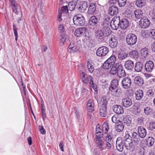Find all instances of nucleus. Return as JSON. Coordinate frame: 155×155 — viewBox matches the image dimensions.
Returning a JSON list of instances; mask_svg holds the SVG:
<instances>
[{"instance_id": "nucleus-16", "label": "nucleus", "mask_w": 155, "mask_h": 155, "mask_svg": "<svg viewBox=\"0 0 155 155\" xmlns=\"http://www.w3.org/2000/svg\"><path fill=\"white\" fill-rule=\"evenodd\" d=\"M87 30V28L85 27L79 28L75 30L74 35L76 37H80L84 35Z\"/></svg>"}, {"instance_id": "nucleus-31", "label": "nucleus", "mask_w": 155, "mask_h": 155, "mask_svg": "<svg viewBox=\"0 0 155 155\" xmlns=\"http://www.w3.org/2000/svg\"><path fill=\"white\" fill-rule=\"evenodd\" d=\"M129 57L134 59H137L139 56V53L136 50H132L129 52L128 54Z\"/></svg>"}, {"instance_id": "nucleus-57", "label": "nucleus", "mask_w": 155, "mask_h": 155, "mask_svg": "<svg viewBox=\"0 0 155 155\" xmlns=\"http://www.w3.org/2000/svg\"><path fill=\"white\" fill-rule=\"evenodd\" d=\"M68 8L67 5L63 6L61 8V11L62 13L67 14L68 12Z\"/></svg>"}, {"instance_id": "nucleus-63", "label": "nucleus", "mask_w": 155, "mask_h": 155, "mask_svg": "<svg viewBox=\"0 0 155 155\" xmlns=\"http://www.w3.org/2000/svg\"><path fill=\"white\" fill-rule=\"evenodd\" d=\"M150 36L153 39H155V29H153L151 31Z\"/></svg>"}, {"instance_id": "nucleus-5", "label": "nucleus", "mask_w": 155, "mask_h": 155, "mask_svg": "<svg viewBox=\"0 0 155 155\" xmlns=\"http://www.w3.org/2000/svg\"><path fill=\"white\" fill-rule=\"evenodd\" d=\"M120 16H116L110 21L111 28L114 30H117L120 27Z\"/></svg>"}, {"instance_id": "nucleus-6", "label": "nucleus", "mask_w": 155, "mask_h": 155, "mask_svg": "<svg viewBox=\"0 0 155 155\" xmlns=\"http://www.w3.org/2000/svg\"><path fill=\"white\" fill-rule=\"evenodd\" d=\"M109 52V49L106 46H102L98 48L96 51L97 55L99 57L106 55Z\"/></svg>"}, {"instance_id": "nucleus-62", "label": "nucleus", "mask_w": 155, "mask_h": 155, "mask_svg": "<svg viewBox=\"0 0 155 155\" xmlns=\"http://www.w3.org/2000/svg\"><path fill=\"white\" fill-rule=\"evenodd\" d=\"M149 128L150 130L155 129V123L151 122L149 124Z\"/></svg>"}, {"instance_id": "nucleus-48", "label": "nucleus", "mask_w": 155, "mask_h": 155, "mask_svg": "<svg viewBox=\"0 0 155 155\" xmlns=\"http://www.w3.org/2000/svg\"><path fill=\"white\" fill-rule=\"evenodd\" d=\"M117 67L118 66H117V64L115 66L112 67L110 71V73L111 74L114 75L117 73L118 72Z\"/></svg>"}, {"instance_id": "nucleus-23", "label": "nucleus", "mask_w": 155, "mask_h": 155, "mask_svg": "<svg viewBox=\"0 0 155 155\" xmlns=\"http://www.w3.org/2000/svg\"><path fill=\"white\" fill-rule=\"evenodd\" d=\"M113 110L114 112L118 114H122L124 112L123 108L119 105H114L113 107Z\"/></svg>"}, {"instance_id": "nucleus-25", "label": "nucleus", "mask_w": 155, "mask_h": 155, "mask_svg": "<svg viewBox=\"0 0 155 155\" xmlns=\"http://www.w3.org/2000/svg\"><path fill=\"white\" fill-rule=\"evenodd\" d=\"M94 104L92 99H90L88 101L87 104V108L89 112H91L94 110Z\"/></svg>"}, {"instance_id": "nucleus-61", "label": "nucleus", "mask_w": 155, "mask_h": 155, "mask_svg": "<svg viewBox=\"0 0 155 155\" xmlns=\"http://www.w3.org/2000/svg\"><path fill=\"white\" fill-rule=\"evenodd\" d=\"M143 119L144 118L143 117H140L137 118V121L138 124H140V125L143 124Z\"/></svg>"}, {"instance_id": "nucleus-47", "label": "nucleus", "mask_w": 155, "mask_h": 155, "mask_svg": "<svg viewBox=\"0 0 155 155\" xmlns=\"http://www.w3.org/2000/svg\"><path fill=\"white\" fill-rule=\"evenodd\" d=\"M106 60L103 64L102 66L103 68L107 70L113 66L112 65Z\"/></svg>"}, {"instance_id": "nucleus-55", "label": "nucleus", "mask_w": 155, "mask_h": 155, "mask_svg": "<svg viewBox=\"0 0 155 155\" xmlns=\"http://www.w3.org/2000/svg\"><path fill=\"white\" fill-rule=\"evenodd\" d=\"M146 94L148 97H151L154 95V93L152 89H149L147 91Z\"/></svg>"}, {"instance_id": "nucleus-56", "label": "nucleus", "mask_w": 155, "mask_h": 155, "mask_svg": "<svg viewBox=\"0 0 155 155\" xmlns=\"http://www.w3.org/2000/svg\"><path fill=\"white\" fill-rule=\"evenodd\" d=\"M83 75L82 77V80L83 82L86 84H87L88 83H89V82L90 81V79H88V76L87 77V79H85V77L86 75L84 72L83 73Z\"/></svg>"}, {"instance_id": "nucleus-27", "label": "nucleus", "mask_w": 155, "mask_h": 155, "mask_svg": "<svg viewBox=\"0 0 155 155\" xmlns=\"http://www.w3.org/2000/svg\"><path fill=\"white\" fill-rule=\"evenodd\" d=\"M78 2H79V0H73L70 2L68 6V9L71 11H73L76 7L77 3Z\"/></svg>"}, {"instance_id": "nucleus-51", "label": "nucleus", "mask_w": 155, "mask_h": 155, "mask_svg": "<svg viewBox=\"0 0 155 155\" xmlns=\"http://www.w3.org/2000/svg\"><path fill=\"white\" fill-rule=\"evenodd\" d=\"M87 67L88 71L90 73H92L94 71V68L93 65L91 64L89 61L87 62Z\"/></svg>"}, {"instance_id": "nucleus-49", "label": "nucleus", "mask_w": 155, "mask_h": 155, "mask_svg": "<svg viewBox=\"0 0 155 155\" xmlns=\"http://www.w3.org/2000/svg\"><path fill=\"white\" fill-rule=\"evenodd\" d=\"M89 91L86 88L85 86L82 87L81 90V94L84 97H86L87 94L89 93Z\"/></svg>"}, {"instance_id": "nucleus-8", "label": "nucleus", "mask_w": 155, "mask_h": 155, "mask_svg": "<svg viewBox=\"0 0 155 155\" xmlns=\"http://www.w3.org/2000/svg\"><path fill=\"white\" fill-rule=\"evenodd\" d=\"M102 137V136L101 137L100 135H97V138L95 140V143L97 149L101 151L104 150V141L101 139V137Z\"/></svg>"}, {"instance_id": "nucleus-26", "label": "nucleus", "mask_w": 155, "mask_h": 155, "mask_svg": "<svg viewBox=\"0 0 155 155\" xmlns=\"http://www.w3.org/2000/svg\"><path fill=\"white\" fill-rule=\"evenodd\" d=\"M124 67L128 70H131L134 68V63L131 60H127L125 63Z\"/></svg>"}, {"instance_id": "nucleus-40", "label": "nucleus", "mask_w": 155, "mask_h": 155, "mask_svg": "<svg viewBox=\"0 0 155 155\" xmlns=\"http://www.w3.org/2000/svg\"><path fill=\"white\" fill-rule=\"evenodd\" d=\"M141 56L144 58H146L149 54L148 49L146 48H145L141 50Z\"/></svg>"}, {"instance_id": "nucleus-33", "label": "nucleus", "mask_w": 155, "mask_h": 155, "mask_svg": "<svg viewBox=\"0 0 155 155\" xmlns=\"http://www.w3.org/2000/svg\"><path fill=\"white\" fill-rule=\"evenodd\" d=\"M135 17L137 19L142 18L143 15V12L140 9H137L134 12Z\"/></svg>"}, {"instance_id": "nucleus-20", "label": "nucleus", "mask_w": 155, "mask_h": 155, "mask_svg": "<svg viewBox=\"0 0 155 155\" xmlns=\"http://www.w3.org/2000/svg\"><path fill=\"white\" fill-rule=\"evenodd\" d=\"M110 21H111L110 18L107 17L104 20L103 22L101 23V25L103 26V29H110L109 28Z\"/></svg>"}, {"instance_id": "nucleus-30", "label": "nucleus", "mask_w": 155, "mask_h": 155, "mask_svg": "<svg viewBox=\"0 0 155 155\" xmlns=\"http://www.w3.org/2000/svg\"><path fill=\"white\" fill-rule=\"evenodd\" d=\"M124 145L127 150H130L132 146V139L124 140Z\"/></svg>"}, {"instance_id": "nucleus-35", "label": "nucleus", "mask_w": 155, "mask_h": 155, "mask_svg": "<svg viewBox=\"0 0 155 155\" xmlns=\"http://www.w3.org/2000/svg\"><path fill=\"white\" fill-rule=\"evenodd\" d=\"M68 40V37L67 35L62 34L60 36V43L61 45H63L64 44V43Z\"/></svg>"}, {"instance_id": "nucleus-21", "label": "nucleus", "mask_w": 155, "mask_h": 155, "mask_svg": "<svg viewBox=\"0 0 155 155\" xmlns=\"http://www.w3.org/2000/svg\"><path fill=\"white\" fill-rule=\"evenodd\" d=\"M118 52V58L120 60H124L127 57V54L121 49H120Z\"/></svg>"}, {"instance_id": "nucleus-3", "label": "nucleus", "mask_w": 155, "mask_h": 155, "mask_svg": "<svg viewBox=\"0 0 155 155\" xmlns=\"http://www.w3.org/2000/svg\"><path fill=\"white\" fill-rule=\"evenodd\" d=\"M73 21L74 25L78 26H83L85 24V19L81 15L78 14L74 16Z\"/></svg>"}, {"instance_id": "nucleus-10", "label": "nucleus", "mask_w": 155, "mask_h": 155, "mask_svg": "<svg viewBox=\"0 0 155 155\" xmlns=\"http://www.w3.org/2000/svg\"><path fill=\"white\" fill-rule=\"evenodd\" d=\"M109 44L110 46L112 48H114L117 46V37L115 35H112L110 37Z\"/></svg>"}, {"instance_id": "nucleus-14", "label": "nucleus", "mask_w": 155, "mask_h": 155, "mask_svg": "<svg viewBox=\"0 0 155 155\" xmlns=\"http://www.w3.org/2000/svg\"><path fill=\"white\" fill-rule=\"evenodd\" d=\"M154 68L153 62L151 61H147L145 64V70L147 72H150Z\"/></svg>"}, {"instance_id": "nucleus-12", "label": "nucleus", "mask_w": 155, "mask_h": 155, "mask_svg": "<svg viewBox=\"0 0 155 155\" xmlns=\"http://www.w3.org/2000/svg\"><path fill=\"white\" fill-rule=\"evenodd\" d=\"M140 26L143 28H147L150 24V22L148 18L143 17L139 21Z\"/></svg>"}, {"instance_id": "nucleus-41", "label": "nucleus", "mask_w": 155, "mask_h": 155, "mask_svg": "<svg viewBox=\"0 0 155 155\" xmlns=\"http://www.w3.org/2000/svg\"><path fill=\"white\" fill-rule=\"evenodd\" d=\"M107 107L101 106L100 109V114L101 116H106V108Z\"/></svg>"}, {"instance_id": "nucleus-34", "label": "nucleus", "mask_w": 155, "mask_h": 155, "mask_svg": "<svg viewBox=\"0 0 155 155\" xmlns=\"http://www.w3.org/2000/svg\"><path fill=\"white\" fill-rule=\"evenodd\" d=\"M96 6L94 3H91L88 7V13L89 14H93L95 11Z\"/></svg>"}, {"instance_id": "nucleus-59", "label": "nucleus", "mask_w": 155, "mask_h": 155, "mask_svg": "<svg viewBox=\"0 0 155 155\" xmlns=\"http://www.w3.org/2000/svg\"><path fill=\"white\" fill-rule=\"evenodd\" d=\"M9 6L11 7H13L17 5L18 4L16 3L15 0H9Z\"/></svg>"}, {"instance_id": "nucleus-52", "label": "nucleus", "mask_w": 155, "mask_h": 155, "mask_svg": "<svg viewBox=\"0 0 155 155\" xmlns=\"http://www.w3.org/2000/svg\"><path fill=\"white\" fill-rule=\"evenodd\" d=\"M120 143L119 141L117 143L116 146L117 149L120 151H122L123 150L124 148V145H122L120 144Z\"/></svg>"}, {"instance_id": "nucleus-64", "label": "nucleus", "mask_w": 155, "mask_h": 155, "mask_svg": "<svg viewBox=\"0 0 155 155\" xmlns=\"http://www.w3.org/2000/svg\"><path fill=\"white\" fill-rule=\"evenodd\" d=\"M17 7L18 5L13 6L12 7L13 12L17 15L18 14V13L19 12L18 10Z\"/></svg>"}, {"instance_id": "nucleus-15", "label": "nucleus", "mask_w": 155, "mask_h": 155, "mask_svg": "<svg viewBox=\"0 0 155 155\" xmlns=\"http://www.w3.org/2000/svg\"><path fill=\"white\" fill-rule=\"evenodd\" d=\"M121 104L125 107H128L132 104V100L128 97L123 98L122 99Z\"/></svg>"}, {"instance_id": "nucleus-9", "label": "nucleus", "mask_w": 155, "mask_h": 155, "mask_svg": "<svg viewBox=\"0 0 155 155\" xmlns=\"http://www.w3.org/2000/svg\"><path fill=\"white\" fill-rule=\"evenodd\" d=\"M121 84L123 88L125 89H128L130 88L131 86V79L128 77H125L123 79Z\"/></svg>"}, {"instance_id": "nucleus-7", "label": "nucleus", "mask_w": 155, "mask_h": 155, "mask_svg": "<svg viewBox=\"0 0 155 155\" xmlns=\"http://www.w3.org/2000/svg\"><path fill=\"white\" fill-rule=\"evenodd\" d=\"M109 129L108 124L107 123L104 122L102 125V129H100L99 127H98L96 128V134L97 135L99 136L100 135L99 134H101L103 132L105 134H107Z\"/></svg>"}, {"instance_id": "nucleus-46", "label": "nucleus", "mask_w": 155, "mask_h": 155, "mask_svg": "<svg viewBox=\"0 0 155 155\" xmlns=\"http://www.w3.org/2000/svg\"><path fill=\"white\" fill-rule=\"evenodd\" d=\"M153 109L149 107H146L144 110V112L147 115H150L152 114Z\"/></svg>"}, {"instance_id": "nucleus-19", "label": "nucleus", "mask_w": 155, "mask_h": 155, "mask_svg": "<svg viewBox=\"0 0 155 155\" xmlns=\"http://www.w3.org/2000/svg\"><path fill=\"white\" fill-rule=\"evenodd\" d=\"M129 25V21L126 18L120 19V27L123 29H126Z\"/></svg>"}, {"instance_id": "nucleus-32", "label": "nucleus", "mask_w": 155, "mask_h": 155, "mask_svg": "<svg viewBox=\"0 0 155 155\" xmlns=\"http://www.w3.org/2000/svg\"><path fill=\"white\" fill-rule=\"evenodd\" d=\"M136 99L138 100L141 99L143 96V91L141 90H138L135 92Z\"/></svg>"}, {"instance_id": "nucleus-24", "label": "nucleus", "mask_w": 155, "mask_h": 155, "mask_svg": "<svg viewBox=\"0 0 155 155\" xmlns=\"http://www.w3.org/2000/svg\"><path fill=\"white\" fill-rule=\"evenodd\" d=\"M138 132L140 137L142 138L145 137L147 135V131L146 129L141 126L138 127Z\"/></svg>"}, {"instance_id": "nucleus-1", "label": "nucleus", "mask_w": 155, "mask_h": 155, "mask_svg": "<svg viewBox=\"0 0 155 155\" xmlns=\"http://www.w3.org/2000/svg\"><path fill=\"white\" fill-rule=\"evenodd\" d=\"M111 33V31L109 29H98L94 31L95 35L96 38L99 40L103 41L104 37L109 36Z\"/></svg>"}, {"instance_id": "nucleus-43", "label": "nucleus", "mask_w": 155, "mask_h": 155, "mask_svg": "<svg viewBox=\"0 0 155 155\" xmlns=\"http://www.w3.org/2000/svg\"><path fill=\"white\" fill-rule=\"evenodd\" d=\"M122 93L121 90L118 87L111 94L115 97H119Z\"/></svg>"}, {"instance_id": "nucleus-36", "label": "nucleus", "mask_w": 155, "mask_h": 155, "mask_svg": "<svg viewBox=\"0 0 155 155\" xmlns=\"http://www.w3.org/2000/svg\"><path fill=\"white\" fill-rule=\"evenodd\" d=\"M146 0H137L135 4L136 6L139 8H142L145 5Z\"/></svg>"}, {"instance_id": "nucleus-29", "label": "nucleus", "mask_w": 155, "mask_h": 155, "mask_svg": "<svg viewBox=\"0 0 155 155\" xmlns=\"http://www.w3.org/2000/svg\"><path fill=\"white\" fill-rule=\"evenodd\" d=\"M124 127V126L121 122L117 123L114 126L116 130L118 132H122L123 130Z\"/></svg>"}, {"instance_id": "nucleus-44", "label": "nucleus", "mask_w": 155, "mask_h": 155, "mask_svg": "<svg viewBox=\"0 0 155 155\" xmlns=\"http://www.w3.org/2000/svg\"><path fill=\"white\" fill-rule=\"evenodd\" d=\"M124 122L127 125H129L131 123L132 118L131 117H124Z\"/></svg>"}, {"instance_id": "nucleus-58", "label": "nucleus", "mask_w": 155, "mask_h": 155, "mask_svg": "<svg viewBox=\"0 0 155 155\" xmlns=\"http://www.w3.org/2000/svg\"><path fill=\"white\" fill-rule=\"evenodd\" d=\"M105 149L108 150H110L112 147V145H113V144L110 143L105 142Z\"/></svg>"}, {"instance_id": "nucleus-60", "label": "nucleus", "mask_w": 155, "mask_h": 155, "mask_svg": "<svg viewBox=\"0 0 155 155\" xmlns=\"http://www.w3.org/2000/svg\"><path fill=\"white\" fill-rule=\"evenodd\" d=\"M117 87H114L112 86L110 84V86L109 88V90L110 92V93H111V94H112L114 91L115 89Z\"/></svg>"}, {"instance_id": "nucleus-28", "label": "nucleus", "mask_w": 155, "mask_h": 155, "mask_svg": "<svg viewBox=\"0 0 155 155\" xmlns=\"http://www.w3.org/2000/svg\"><path fill=\"white\" fill-rule=\"evenodd\" d=\"M132 138L134 142L137 143L141 141V138L139 134H138L137 133L134 132L132 134Z\"/></svg>"}, {"instance_id": "nucleus-50", "label": "nucleus", "mask_w": 155, "mask_h": 155, "mask_svg": "<svg viewBox=\"0 0 155 155\" xmlns=\"http://www.w3.org/2000/svg\"><path fill=\"white\" fill-rule=\"evenodd\" d=\"M127 3V0H118L117 4L120 7H124Z\"/></svg>"}, {"instance_id": "nucleus-53", "label": "nucleus", "mask_w": 155, "mask_h": 155, "mask_svg": "<svg viewBox=\"0 0 155 155\" xmlns=\"http://www.w3.org/2000/svg\"><path fill=\"white\" fill-rule=\"evenodd\" d=\"M92 78L91 76H88V79H90V81L89 82V83L91 85V86L92 87L93 89L95 91H96V90H97V87L95 85V84L93 83Z\"/></svg>"}, {"instance_id": "nucleus-42", "label": "nucleus", "mask_w": 155, "mask_h": 155, "mask_svg": "<svg viewBox=\"0 0 155 155\" xmlns=\"http://www.w3.org/2000/svg\"><path fill=\"white\" fill-rule=\"evenodd\" d=\"M107 60L111 64V65H112L113 66L116 61V57L114 55H112Z\"/></svg>"}, {"instance_id": "nucleus-13", "label": "nucleus", "mask_w": 155, "mask_h": 155, "mask_svg": "<svg viewBox=\"0 0 155 155\" xmlns=\"http://www.w3.org/2000/svg\"><path fill=\"white\" fill-rule=\"evenodd\" d=\"M79 2L80 3L78 7V10L80 12H84L86 10L88 7V4L85 1H79Z\"/></svg>"}, {"instance_id": "nucleus-4", "label": "nucleus", "mask_w": 155, "mask_h": 155, "mask_svg": "<svg viewBox=\"0 0 155 155\" xmlns=\"http://www.w3.org/2000/svg\"><path fill=\"white\" fill-rule=\"evenodd\" d=\"M137 37L134 34L129 33L127 36L126 41L127 44L130 46L134 45L136 42Z\"/></svg>"}, {"instance_id": "nucleus-2", "label": "nucleus", "mask_w": 155, "mask_h": 155, "mask_svg": "<svg viewBox=\"0 0 155 155\" xmlns=\"http://www.w3.org/2000/svg\"><path fill=\"white\" fill-rule=\"evenodd\" d=\"M81 46V41L78 40L71 42L68 49L71 53H74L78 51Z\"/></svg>"}, {"instance_id": "nucleus-22", "label": "nucleus", "mask_w": 155, "mask_h": 155, "mask_svg": "<svg viewBox=\"0 0 155 155\" xmlns=\"http://www.w3.org/2000/svg\"><path fill=\"white\" fill-rule=\"evenodd\" d=\"M99 19L95 16H93L89 19L88 23L90 25L93 26L96 25L99 22Z\"/></svg>"}, {"instance_id": "nucleus-45", "label": "nucleus", "mask_w": 155, "mask_h": 155, "mask_svg": "<svg viewBox=\"0 0 155 155\" xmlns=\"http://www.w3.org/2000/svg\"><path fill=\"white\" fill-rule=\"evenodd\" d=\"M107 97L105 96H103L101 99V106L107 107Z\"/></svg>"}, {"instance_id": "nucleus-18", "label": "nucleus", "mask_w": 155, "mask_h": 155, "mask_svg": "<svg viewBox=\"0 0 155 155\" xmlns=\"http://www.w3.org/2000/svg\"><path fill=\"white\" fill-rule=\"evenodd\" d=\"M134 83L137 86L141 87L144 84L143 78L140 76H137L134 78Z\"/></svg>"}, {"instance_id": "nucleus-54", "label": "nucleus", "mask_w": 155, "mask_h": 155, "mask_svg": "<svg viewBox=\"0 0 155 155\" xmlns=\"http://www.w3.org/2000/svg\"><path fill=\"white\" fill-rule=\"evenodd\" d=\"M118 83L119 81L117 79H114L112 80L110 84L117 87L118 86Z\"/></svg>"}, {"instance_id": "nucleus-39", "label": "nucleus", "mask_w": 155, "mask_h": 155, "mask_svg": "<svg viewBox=\"0 0 155 155\" xmlns=\"http://www.w3.org/2000/svg\"><path fill=\"white\" fill-rule=\"evenodd\" d=\"M112 139V135L110 133L108 134L105 137V142L110 143L113 144V140Z\"/></svg>"}, {"instance_id": "nucleus-37", "label": "nucleus", "mask_w": 155, "mask_h": 155, "mask_svg": "<svg viewBox=\"0 0 155 155\" xmlns=\"http://www.w3.org/2000/svg\"><path fill=\"white\" fill-rule=\"evenodd\" d=\"M143 65L141 62H138L136 63L135 67V70L137 72H139L141 71L142 70Z\"/></svg>"}, {"instance_id": "nucleus-38", "label": "nucleus", "mask_w": 155, "mask_h": 155, "mask_svg": "<svg viewBox=\"0 0 155 155\" xmlns=\"http://www.w3.org/2000/svg\"><path fill=\"white\" fill-rule=\"evenodd\" d=\"M155 140L152 137H149L146 140V145L148 147H150L154 144Z\"/></svg>"}, {"instance_id": "nucleus-17", "label": "nucleus", "mask_w": 155, "mask_h": 155, "mask_svg": "<svg viewBox=\"0 0 155 155\" xmlns=\"http://www.w3.org/2000/svg\"><path fill=\"white\" fill-rule=\"evenodd\" d=\"M108 14L111 16H114L118 14V8L115 5H112L109 7L108 10Z\"/></svg>"}, {"instance_id": "nucleus-11", "label": "nucleus", "mask_w": 155, "mask_h": 155, "mask_svg": "<svg viewBox=\"0 0 155 155\" xmlns=\"http://www.w3.org/2000/svg\"><path fill=\"white\" fill-rule=\"evenodd\" d=\"M117 66H118L117 74L118 77L120 78L125 77L126 74L124 70L123 69V65L119 63H117Z\"/></svg>"}]
</instances>
